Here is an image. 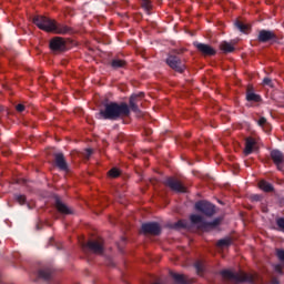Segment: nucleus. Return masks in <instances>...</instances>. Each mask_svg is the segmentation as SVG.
Wrapping results in <instances>:
<instances>
[{
  "label": "nucleus",
  "instance_id": "obj_4",
  "mask_svg": "<svg viewBox=\"0 0 284 284\" xmlns=\"http://www.w3.org/2000/svg\"><path fill=\"white\" fill-rule=\"evenodd\" d=\"M190 221L193 225H197L199 230L207 232L209 230H214L221 225V217H216L211 222L203 220V216L197 214H192Z\"/></svg>",
  "mask_w": 284,
  "mask_h": 284
},
{
  "label": "nucleus",
  "instance_id": "obj_21",
  "mask_svg": "<svg viewBox=\"0 0 284 284\" xmlns=\"http://www.w3.org/2000/svg\"><path fill=\"white\" fill-rule=\"evenodd\" d=\"M170 274H171L172 278L175 281V283H178V284H189L187 278H185V275L178 274V273H174V272H171Z\"/></svg>",
  "mask_w": 284,
  "mask_h": 284
},
{
  "label": "nucleus",
  "instance_id": "obj_25",
  "mask_svg": "<svg viewBox=\"0 0 284 284\" xmlns=\"http://www.w3.org/2000/svg\"><path fill=\"white\" fill-rule=\"evenodd\" d=\"M235 28H237V30H240V32H244V33L247 32V30H250V26H247L239 20L235 22Z\"/></svg>",
  "mask_w": 284,
  "mask_h": 284
},
{
  "label": "nucleus",
  "instance_id": "obj_5",
  "mask_svg": "<svg viewBox=\"0 0 284 284\" xmlns=\"http://www.w3.org/2000/svg\"><path fill=\"white\" fill-rule=\"evenodd\" d=\"M195 210L204 214V216H214L216 214V205L209 201L200 200L195 203Z\"/></svg>",
  "mask_w": 284,
  "mask_h": 284
},
{
  "label": "nucleus",
  "instance_id": "obj_27",
  "mask_svg": "<svg viewBox=\"0 0 284 284\" xmlns=\"http://www.w3.org/2000/svg\"><path fill=\"white\" fill-rule=\"evenodd\" d=\"M173 227L175 230H185V227H187V222L183 221V220H180V221H178L176 223L173 224Z\"/></svg>",
  "mask_w": 284,
  "mask_h": 284
},
{
  "label": "nucleus",
  "instance_id": "obj_18",
  "mask_svg": "<svg viewBox=\"0 0 284 284\" xmlns=\"http://www.w3.org/2000/svg\"><path fill=\"white\" fill-rule=\"evenodd\" d=\"M55 207L60 214H72V211L65 205L61 200L57 199L55 200Z\"/></svg>",
  "mask_w": 284,
  "mask_h": 284
},
{
  "label": "nucleus",
  "instance_id": "obj_15",
  "mask_svg": "<svg viewBox=\"0 0 284 284\" xmlns=\"http://www.w3.org/2000/svg\"><path fill=\"white\" fill-rule=\"evenodd\" d=\"M54 163L59 170L62 172H68V162L65 161L63 153L54 154Z\"/></svg>",
  "mask_w": 284,
  "mask_h": 284
},
{
  "label": "nucleus",
  "instance_id": "obj_29",
  "mask_svg": "<svg viewBox=\"0 0 284 284\" xmlns=\"http://www.w3.org/2000/svg\"><path fill=\"white\" fill-rule=\"evenodd\" d=\"M121 175V171H119V169L113 168L109 171V176H111V179H118V176Z\"/></svg>",
  "mask_w": 284,
  "mask_h": 284
},
{
  "label": "nucleus",
  "instance_id": "obj_26",
  "mask_svg": "<svg viewBox=\"0 0 284 284\" xmlns=\"http://www.w3.org/2000/svg\"><path fill=\"white\" fill-rule=\"evenodd\" d=\"M257 124L260 125V128H263V130H270V123H267V119L264 116L258 119Z\"/></svg>",
  "mask_w": 284,
  "mask_h": 284
},
{
  "label": "nucleus",
  "instance_id": "obj_11",
  "mask_svg": "<svg viewBox=\"0 0 284 284\" xmlns=\"http://www.w3.org/2000/svg\"><path fill=\"white\" fill-rule=\"evenodd\" d=\"M271 159L274 163V165H276V169L280 172H283V168H284V153L278 150V149H274L271 151Z\"/></svg>",
  "mask_w": 284,
  "mask_h": 284
},
{
  "label": "nucleus",
  "instance_id": "obj_17",
  "mask_svg": "<svg viewBox=\"0 0 284 284\" xmlns=\"http://www.w3.org/2000/svg\"><path fill=\"white\" fill-rule=\"evenodd\" d=\"M53 271L50 267L41 268L38 272L39 278H42L43 281H50L52 278Z\"/></svg>",
  "mask_w": 284,
  "mask_h": 284
},
{
  "label": "nucleus",
  "instance_id": "obj_7",
  "mask_svg": "<svg viewBox=\"0 0 284 284\" xmlns=\"http://www.w3.org/2000/svg\"><path fill=\"white\" fill-rule=\"evenodd\" d=\"M165 63L166 65H169V68H171V70H174V72H179V74H183V72H185V63L181 61V58L174 54H169Z\"/></svg>",
  "mask_w": 284,
  "mask_h": 284
},
{
  "label": "nucleus",
  "instance_id": "obj_31",
  "mask_svg": "<svg viewBox=\"0 0 284 284\" xmlns=\"http://www.w3.org/2000/svg\"><path fill=\"white\" fill-rule=\"evenodd\" d=\"M251 201L253 203H258V202L263 201V195H261V194H253V195H251Z\"/></svg>",
  "mask_w": 284,
  "mask_h": 284
},
{
  "label": "nucleus",
  "instance_id": "obj_30",
  "mask_svg": "<svg viewBox=\"0 0 284 284\" xmlns=\"http://www.w3.org/2000/svg\"><path fill=\"white\" fill-rule=\"evenodd\" d=\"M276 225H277L280 232H284V217H277Z\"/></svg>",
  "mask_w": 284,
  "mask_h": 284
},
{
  "label": "nucleus",
  "instance_id": "obj_3",
  "mask_svg": "<svg viewBox=\"0 0 284 284\" xmlns=\"http://www.w3.org/2000/svg\"><path fill=\"white\" fill-rule=\"evenodd\" d=\"M221 276L226 278V281H232V283L239 284V283H251V284H263V277L258 275V273H245V272H239L234 273L230 270H223L221 271Z\"/></svg>",
  "mask_w": 284,
  "mask_h": 284
},
{
  "label": "nucleus",
  "instance_id": "obj_8",
  "mask_svg": "<svg viewBox=\"0 0 284 284\" xmlns=\"http://www.w3.org/2000/svg\"><path fill=\"white\" fill-rule=\"evenodd\" d=\"M163 185L166 187H170L172 192H179L180 194H185L187 192V189L179 181V179L174 176H169L163 181Z\"/></svg>",
  "mask_w": 284,
  "mask_h": 284
},
{
  "label": "nucleus",
  "instance_id": "obj_39",
  "mask_svg": "<svg viewBox=\"0 0 284 284\" xmlns=\"http://www.w3.org/2000/svg\"><path fill=\"white\" fill-rule=\"evenodd\" d=\"M3 110H6V108H3V106H0V112H3Z\"/></svg>",
  "mask_w": 284,
  "mask_h": 284
},
{
  "label": "nucleus",
  "instance_id": "obj_32",
  "mask_svg": "<svg viewBox=\"0 0 284 284\" xmlns=\"http://www.w3.org/2000/svg\"><path fill=\"white\" fill-rule=\"evenodd\" d=\"M276 256H277L278 261L284 263V250L283 248H276Z\"/></svg>",
  "mask_w": 284,
  "mask_h": 284
},
{
  "label": "nucleus",
  "instance_id": "obj_14",
  "mask_svg": "<svg viewBox=\"0 0 284 284\" xmlns=\"http://www.w3.org/2000/svg\"><path fill=\"white\" fill-rule=\"evenodd\" d=\"M246 101L248 103H261L263 101V98L261 97V94L254 92V88L247 87Z\"/></svg>",
  "mask_w": 284,
  "mask_h": 284
},
{
  "label": "nucleus",
  "instance_id": "obj_24",
  "mask_svg": "<svg viewBox=\"0 0 284 284\" xmlns=\"http://www.w3.org/2000/svg\"><path fill=\"white\" fill-rule=\"evenodd\" d=\"M13 199H14V201H17V203H19V205H26V203H27V201H28V199L26 197V195H23V194H18V193H16V194L13 195Z\"/></svg>",
  "mask_w": 284,
  "mask_h": 284
},
{
  "label": "nucleus",
  "instance_id": "obj_2",
  "mask_svg": "<svg viewBox=\"0 0 284 284\" xmlns=\"http://www.w3.org/2000/svg\"><path fill=\"white\" fill-rule=\"evenodd\" d=\"M33 23L40 30L44 32H54V34H70L72 32V28L57 23L54 20L45 17V16H37L33 18Z\"/></svg>",
  "mask_w": 284,
  "mask_h": 284
},
{
  "label": "nucleus",
  "instance_id": "obj_16",
  "mask_svg": "<svg viewBox=\"0 0 284 284\" xmlns=\"http://www.w3.org/2000/svg\"><path fill=\"white\" fill-rule=\"evenodd\" d=\"M256 150V140L252 136L245 139L244 154L250 156Z\"/></svg>",
  "mask_w": 284,
  "mask_h": 284
},
{
  "label": "nucleus",
  "instance_id": "obj_19",
  "mask_svg": "<svg viewBox=\"0 0 284 284\" xmlns=\"http://www.w3.org/2000/svg\"><path fill=\"white\" fill-rule=\"evenodd\" d=\"M258 187L263 190V192H274V185L265 180L258 182Z\"/></svg>",
  "mask_w": 284,
  "mask_h": 284
},
{
  "label": "nucleus",
  "instance_id": "obj_22",
  "mask_svg": "<svg viewBox=\"0 0 284 284\" xmlns=\"http://www.w3.org/2000/svg\"><path fill=\"white\" fill-rule=\"evenodd\" d=\"M220 50H222V52H224V54H229L230 52H234V45H232L227 41H224L220 44Z\"/></svg>",
  "mask_w": 284,
  "mask_h": 284
},
{
  "label": "nucleus",
  "instance_id": "obj_37",
  "mask_svg": "<svg viewBox=\"0 0 284 284\" xmlns=\"http://www.w3.org/2000/svg\"><path fill=\"white\" fill-rule=\"evenodd\" d=\"M85 156H87L88 159H90V158L92 156V149H87V150H85Z\"/></svg>",
  "mask_w": 284,
  "mask_h": 284
},
{
  "label": "nucleus",
  "instance_id": "obj_6",
  "mask_svg": "<svg viewBox=\"0 0 284 284\" xmlns=\"http://www.w3.org/2000/svg\"><path fill=\"white\" fill-rule=\"evenodd\" d=\"M103 240H91L88 243L82 244V251L84 254L93 252V254H103L104 252Z\"/></svg>",
  "mask_w": 284,
  "mask_h": 284
},
{
  "label": "nucleus",
  "instance_id": "obj_33",
  "mask_svg": "<svg viewBox=\"0 0 284 284\" xmlns=\"http://www.w3.org/2000/svg\"><path fill=\"white\" fill-rule=\"evenodd\" d=\"M263 85H267L268 88H274V82L270 78H264Z\"/></svg>",
  "mask_w": 284,
  "mask_h": 284
},
{
  "label": "nucleus",
  "instance_id": "obj_12",
  "mask_svg": "<svg viewBox=\"0 0 284 284\" xmlns=\"http://www.w3.org/2000/svg\"><path fill=\"white\" fill-rule=\"evenodd\" d=\"M194 48L203 54V57H214L216 55V51L212 45L206 44V43H201V42H194L193 43Z\"/></svg>",
  "mask_w": 284,
  "mask_h": 284
},
{
  "label": "nucleus",
  "instance_id": "obj_9",
  "mask_svg": "<svg viewBox=\"0 0 284 284\" xmlns=\"http://www.w3.org/2000/svg\"><path fill=\"white\" fill-rule=\"evenodd\" d=\"M143 234H151V236H160L162 229L158 222H148L142 224Z\"/></svg>",
  "mask_w": 284,
  "mask_h": 284
},
{
  "label": "nucleus",
  "instance_id": "obj_35",
  "mask_svg": "<svg viewBox=\"0 0 284 284\" xmlns=\"http://www.w3.org/2000/svg\"><path fill=\"white\" fill-rule=\"evenodd\" d=\"M274 270L277 274H283V266H281V264L275 265Z\"/></svg>",
  "mask_w": 284,
  "mask_h": 284
},
{
  "label": "nucleus",
  "instance_id": "obj_34",
  "mask_svg": "<svg viewBox=\"0 0 284 284\" xmlns=\"http://www.w3.org/2000/svg\"><path fill=\"white\" fill-rule=\"evenodd\" d=\"M194 266H195V270H196L197 272H203V263H202V262H196V263L194 264Z\"/></svg>",
  "mask_w": 284,
  "mask_h": 284
},
{
  "label": "nucleus",
  "instance_id": "obj_38",
  "mask_svg": "<svg viewBox=\"0 0 284 284\" xmlns=\"http://www.w3.org/2000/svg\"><path fill=\"white\" fill-rule=\"evenodd\" d=\"M271 283H272V284H278V280L273 278V280L271 281Z\"/></svg>",
  "mask_w": 284,
  "mask_h": 284
},
{
  "label": "nucleus",
  "instance_id": "obj_1",
  "mask_svg": "<svg viewBox=\"0 0 284 284\" xmlns=\"http://www.w3.org/2000/svg\"><path fill=\"white\" fill-rule=\"evenodd\" d=\"M145 97V93L140 92L138 94H132L129 100V105L125 102L116 103L109 102L104 104L103 109L97 113V119H102L103 121H119L123 116H130V110L139 114L141 109H139L140 101Z\"/></svg>",
  "mask_w": 284,
  "mask_h": 284
},
{
  "label": "nucleus",
  "instance_id": "obj_13",
  "mask_svg": "<svg viewBox=\"0 0 284 284\" xmlns=\"http://www.w3.org/2000/svg\"><path fill=\"white\" fill-rule=\"evenodd\" d=\"M50 48L53 52H63L65 50V40L63 38H53L50 41Z\"/></svg>",
  "mask_w": 284,
  "mask_h": 284
},
{
  "label": "nucleus",
  "instance_id": "obj_23",
  "mask_svg": "<svg viewBox=\"0 0 284 284\" xmlns=\"http://www.w3.org/2000/svg\"><path fill=\"white\" fill-rule=\"evenodd\" d=\"M216 245L219 247H230V245H232V239L231 237L221 239L217 241Z\"/></svg>",
  "mask_w": 284,
  "mask_h": 284
},
{
  "label": "nucleus",
  "instance_id": "obj_10",
  "mask_svg": "<svg viewBox=\"0 0 284 284\" xmlns=\"http://www.w3.org/2000/svg\"><path fill=\"white\" fill-rule=\"evenodd\" d=\"M277 37L276 33H274V31H270V30H261L257 34V41L260 43H270V41H272L273 43H276L277 41Z\"/></svg>",
  "mask_w": 284,
  "mask_h": 284
},
{
  "label": "nucleus",
  "instance_id": "obj_20",
  "mask_svg": "<svg viewBox=\"0 0 284 284\" xmlns=\"http://www.w3.org/2000/svg\"><path fill=\"white\" fill-rule=\"evenodd\" d=\"M128 65V62L125 60L121 59H113L111 61V67L113 70H119L120 68H125Z\"/></svg>",
  "mask_w": 284,
  "mask_h": 284
},
{
  "label": "nucleus",
  "instance_id": "obj_28",
  "mask_svg": "<svg viewBox=\"0 0 284 284\" xmlns=\"http://www.w3.org/2000/svg\"><path fill=\"white\" fill-rule=\"evenodd\" d=\"M141 6L145 12H150L152 10V2L150 0H142Z\"/></svg>",
  "mask_w": 284,
  "mask_h": 284
},
{
  "label": "nucleus",
  "instance_id": "obj_36",
  "mask_svg": "<svg viewBox=\"0 0 284 284\" xmlns=\"http://www.w3.org/2000/svg\"><path fill=\"white\" fill-rule=\"evenodd\" d=\"M16 110H17V112H23V111L26 110V105H23V104H18V105L16 106Z\"/></svg>",
  "mask_w": 284,
  "mask_h": 284
}]
</instances>
